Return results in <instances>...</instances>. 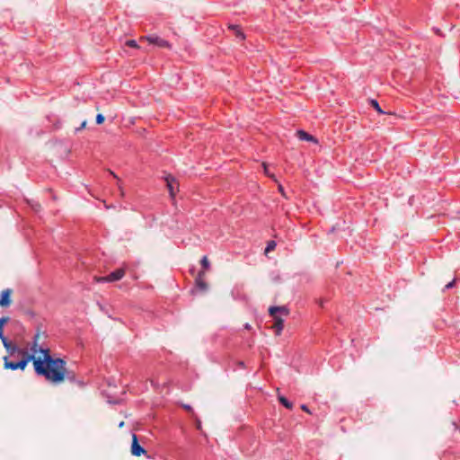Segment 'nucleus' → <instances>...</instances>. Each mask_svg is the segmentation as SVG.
Here are the masks:
<instances>
[{
  "label": "nucleus",
  "mask_w": 460,
  "mask_h": 460,
  "mask_svg": "<svg viewBox=\"0 0 460 460\" xmlns=\"http://www.w3.org/2000/svg\"><path fill=\"white\" fill-rule=\"evenodd\" d=\"M32 361L34 371L38 376H44L46 380L58 384L63 380L61 368L64 359L60 358L47 357L46 360L36 358L34 353H30L27 349L18 347V350L11 351L8 356L4 357V368L11 370H24L29 362Z\"/></svg>",
  "instance_id": "1"
},
{
  "label": "nucleus",
  "mask_w": 460,
  "mask_h": 460,
  "mask_svg": "<svg viewBox=\"0 0 460 460\" xmlns=\"http://www.w3.org/2000/svg\"><path fill=\"white\" fill-rule=\"evenodd\" d=\"M269 314L273 318V329L275 330L276 335H280L284 328V320L281 315L288 316L289 310L287 306H270L269 308Z\"/></svg>",
  "instance_id": "2"
},
{
  "label": "nucleus",
  "mask_w": 460,
  "mask_h": 460,
  "mask_svg": "<svg viewBox=\"0 0 460 460\" xmlns=\"http://www.w3.org/2000/svg\"><path fill=\"white\" fill-rule=\"evenodd\" d=\"M125 270L123 268L117 269L108 274L105 277H101L97 279V282H114L120 280L125 276Z\"/></svg>",
  "instance_id": "3"
},
{
  "label": "nucleus",
  "mask_w": 460,
  "mask_h": 460,
  "mask_svg": "<svg viewBox=\"0 0 460 460\" xmlns=\"http://www.w3.org/2000/svg\"><path fill=\"white\" fill-rule=\"evenodd\" d=\"M144 39L146 40H147L149 44L155 45L159 48H166V49L171 48V44L168 40L162 39L161 37H159L157 35H147V36L144 37Z\"/></svg>",
  "instance_id": "4"
},
{
  "label": "nucleus",
  "mask_w": 460,
  "mask_h": 460,
  "mask_svg": "<svg viewBox=\"0 0 460 460\" xmlns=\"http://www.w3.org/2000/svg\"><path fill=\"white\" fill-rule=\"evenodd\" d=\"M131 454L135 456L147 454L146 450L139 444L136 434L132 435Z\"/></svg>",
  "instance_id": "5"
},
{
  "label": "nucleus",
  "mask_w": 460,
  "mask_h": 460,
  "mask_svg": "<svg viewBox=\"0 0 460 460\" xmlns=\"http://www.w3.org/2000/svg\"><path fill=\"white\" fill-rule=\"evenodd\" d=\"M61 372L63 373V380L66 378L71 383H75L79 386L83 387L84 386V382L82 380H77L75 374L73 371H67L66 368V361L64 360L63 367L61 368Z\"/></svg>",
  "instance_id": "6"
},
{
  "label": "nucleus",
  "mask_w": 460,
  "mask_h": 460,
  "mask_svg": "<svg viewBox=\"0 0 460 460\" xmlns=\"http://www.w3.org/2000/svg\"><path fill=\"white\" fill-rule=\"evenodd\" d=\"M195 286L200 291H206L208 289V284L205 280V273L203 270L198 273L195 279Z\"/></svg>",
  "instance_id": "7"
},
{
  "label": "nucleus",
  "mask_w": 460,
  "mask_h": 460,
  "mask_svg": "<svg viewBox=\"0 0 460 460\" xmlns=\"http://www.w3.org/2000/svg\"><path fill=\"white\" fill-rule=\"evenodd\" d=\"M11 293L12 290L7 288L4 289L0 296V306L7 307L11 304Z\"/></svg>",
  "instance_id": "8"
},
{
  "label": "nucleus",
  "mask_w": 460,
  "mask_h": 460,
  "mask_svg": "<svg viewBox=\"0 0 460 460\" xmlns=\"http://www.w3.org/2000/svg\"><path fill=\"white\" fill-rule=\"evenodd\" d=\"M296 136L300 140L317 143V139L311 134L307 133L303 129H299L296 131Z\"/></svg>",
  "instance_id": "9"
},
{
  "label": "nucleus",
  "mask_w": 460,
  "mask_h": 460,
  "mask_svg": "<svg viewBox=\"0 0 460 460\" xmlns=\"http://www.w3.org/2000/svg\"><path fill=\"white\" fill-rule=\"evenodd\" d=\"M2 341V343L5 349L7 350L8 354L13 350L16 351L18 350V346L15 343H13L12 341H8V339L4 335L0 338Z\"/></svg>",
  "instance_id": "10"
},
{
  "label": "nucleus",
  "mask_w": 460,
  "mask_h": 460,
  "mask_svg": "<svg viewBox=\"0 0 460 460\" xmlns=\"http://www.w3.org/2000/svg\"><path fill=\"white\" fill-rule=\"evenodd\" d=\"M228 29L233 31L235 37L239 40H243L245 39V35L244 33L243 32L241 27L237 24H229L228 25Z\"/></svg>",
  "instance_id": "11"
},
{
  "label": "nucleus",
  "mask_w": 460,
  "mask_h": 460,
  "mask_svg": "<svg viewBox=\"0 0 460 460\" xmlns=\"http://www.w3.org/2000/svg\"><path fill=\"white\" fill-rule=\"evenodd\" d=\"M165 181L167 188L169 190L170 196L173 198L175 196L174 183H176V180L172 175H167L165 177Z\"/></svg>",
  "instance_id": "12"
},
{
  "label": "nucleus",
  "mask_w": 460,
  "mask_h": 460,
  "mask_svg": "<svg viewBox=\"0 0 460 460\" xmlns=\"http://www.w3.org/2000/svg\"><path fill=\"white\" fill-rule=\"evenodd\" d=\"M279 401L287 409H289V410L292 409V407H293L292 402H289L285 396H279Z\"/></svg>",
  "instance_id": "13"
},
{
  "label": "nucleus",
  "mask_w": 460,
  "mask_h": 460,
  "mask_svg": "<svg viewBox=\"0 0 460 460\" xmlns=\"http://www.w3.org/2000/svg\"><path fill=\"white\" fill-rule=\"evenodd\" d=\"M370 103H371L372 107H373V108H374V109H375L378 113H380V114L385 113V112L383 111V110L381 109V107H380V105H379V103H378V102H377L376 100L372 99V100L370 101Z\"/></svg>",
  "instance_id": "14"
},
{
  "label": "nucleus",
  "mask_w": 460,
  "mask_h": 460,
  "mask_svg": "<svg viewBox=\"0 0 460 460\" xmlns=\"http://www.w3.org/2000/svg\"><path fill=\"white\" fill-rule=\"evenodd\" d=\"M200 264L203 270H207L210 268V263L207 256H203L200 260Z\"/></svg>",
  "instance_id": "15"
},
{
  "label": "nucleus",
  "mask_w": 460,
  "mask_h": 460,
  "mask_svg": "<svg viewBox=\"0 0 460 460\" xmlns=\"http://www.w3.org/2000/svg\"><path fill=\"white\" fill-rule=\"evenodd\" d=\"M125 44H126V46L130 47V48H134V49L139 48L137 42L135 40H128Z\"/></svg>",
  "instance_id": "16"
},
{
  "label": "nucleus",
  "mask_w": 460,
  "mask_h": 460,
  "mask_svg": "<svg viewBox=\"0 0 460 460\" xmlns=\"http://www.w3.org/2000/svg\"><path fill=\"white\" fill-rule=\"evenodd\" d=\"M276 247V243L274 241H270L268 243L265 252H268L273 250Z\"/></svg>",
  "instance_id": "17"
},
{
  "label": "nucleus",
  "mask_w": 460,
  "mask_h": 460,
  "mask_svg": "<svg viewBox=\"0 0 460 460\" xmlns=\"http://www.w3.org/2000/svg\"><path fill=\"white\" fill-rule=\"evenodd\" d=\"M104 119H105V118H104V116L102 114L98 113L96 115V123L98 125L102 124L104 122Z\"/></svg>",
  "instance_id": "18"
},
{
  "label": "nucleus",
  "mask_w": 460,
  "mask_h": 460,
  "mask_svg": "<svg viewBox=\"0 0 460 460\" xmlns=\"http://www.w3.org/2000/svg\"><path fill=\"white\" fill-rule=\"evenodd\" d=\"M40 352L44 354V358H41V360H46L48 356L49 358H52L50 356V354H49V349H40Z\"/></svg>",
  "instance_id": "19"
},
{
  "label": "nucleus",
  "mask_w": 460,
  "mask_h": 460,
  "mask_svg": "<svg viewBox=\"0 0 460 460\" xmlns=\"http://www.w3.org/2000/svg\"><path fill=\"white\" fill-rule=\"evenodd\" d=\"M9 321L8 317H1L0 318V325L4 327L5 323Z\"/></svg>",
  "instance_id": "20"
},
{
  "label": "nucleus",
  "mask_w": 460,
  "mask_h": 460,
  "mask_svg": "<svg viewBox=\"0 0 460 460\" xmlns=\"http://www.w3.org/2000/svg\"><path fill=\"white\" fill-rule=\"evenodd\" d=\"M455 282H456V281H455V279H453L452 281H450L449 283H447V284L446 285V287H445V289H449V288H453V287H454V285H455Z\"/></svg>",
  "instance_id": "21"
},
{
  "label": "nucleus",
  "mask_w": 460,
  "mask_h": 460,
  "mask_svg": "<svg viewBox=\"0 0 460 460\" xmlns=\"http://www.w3.org/2000/svg\"><path fill=\"white\" fill-rule=\"evenodd\" d=\"M301 409L306 412H310L308 407L305 404L301 405Z\"/></svg>",
  "instance_id": "22"
},
{
  "label": "nucleus",
  "mask_w": 460,
  "mask_h": 460,
  "mask_svg": "<svg viewBox=\"0 0 460 460\" xmlns=\"http://www.w3.org/2000/svg\"><path fill=\"white\" fill-rule=\"evenodd\" d=\"M263 168H264V172H265L267 175H270V173H269V170H268V167H267L266 164H263Z\"/></svg>",
  "instance_id": "23"
},
{
  "label": "nucleus",
  "mask_w": 460,
  "mask_h": 460,
  "mask_svg": "<svg viewBox=\"0 0 460 460\" xmlns=\"http://www.w3.org/2000/svg\"><path fill=\"white\" fill-rule=\"evenodd\" d=\"M4 327L0 325V338L4 336Z\"/></svg>",
  "instance_id": "24"
},
{
  "label": "nucleus",
  "mask_w": 460,
  "mask_h": 460,
  "mask_svg": "<svg viewBox=\"0 0 460 460\" xmlns=\"http://www.w3.org/2000/svg\"><path fill=\"white\" fill-rule=\"evenodd\" d=\"M85 124H86V122H85V121H84V122L82 123L81 127H80L79 128H76V130L78 131V130H80L81 128H84V127H85Z\"/></svg>",
  "instance_id": "25"
},
{
  "label": "nucleus",
  "mask_w": 460,
  "mask_h": 460,
  "mask_svg": "<svg viewBox=\"0 0 460 460\" xmlns=\"http://www.w3.org/2000/svg\"><path fill=\"white\" fill-rule=\"evenodd\" d=\"M238 366H239L240 367H244V362H243V361H239V362H238Z\"/></svg>",
  "instance_id": "26"
},
{
  "label": "nucleus",
  "mask_w": 460,
  "mask_h": 460,
  "mask_svg": "<svg viewBox=\"0 0 460 460\" xmlns=\"http://www.w3.org/2000/svg\"><path fill=\"white\" fill-rule=\"evenodd\" d=\"M40 205L37 203L36 206L34 207V209L38 211L40 209Z\"/></svg>",
  "instance_id": "27"
},
{
  "label": "nucleus",
  "mask_w": 460,
  "mask_h": 460,
  "mask_svg": "<svg viewBox=\"0 0 460 460\" xmlns=\"http://www.w3.org/2000/svg\"><path fill=\"white\" fill-rule=\"evenodd\" d=\"M244 328H245V329H247V330H249V329H251V325H250L249 323H246V324L244 325Z\"/></svg>",
  "instance_id": "28"
},
{
  "label": "nucleus",
  "mask_w": 460,
  "mask_h": 460,
  "mask_svg": "<svg viewBox=\"0 0 460 460\" xmlns=\"http://www.w3.org/2000/svg\"><path fill=\"white\" fill-rule=\"evenodd\" d=\"M184 408H185L186 410H188V411H190V410H191V406H190V405H185V406H184Z\"/></svg>",
  "instance_id": "29"
},
{
  "label": "nucleus",
  "mask_w": 460,
  "mask_h": 460,
  "mask_svg": "<svg viewBox=\"0 0 460 460\" xmlns=\"http://www.w3.org/2000/svg\"><path fill=\"white\" fill-rule=\"evenodd\" d=\"M279 191H281V192L283 191L282 186H279Z\"/></svg>",
  "instance_id": "30"
}]
</instances>
